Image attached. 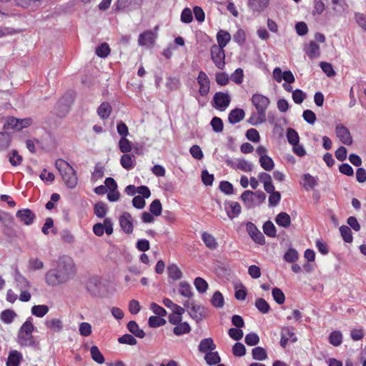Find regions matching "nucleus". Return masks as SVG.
Instances as JSON below:
<instances>
[{"label":"nucleus","instance_id":"54","mask_svg":"<svg viewBox=\"0 0 366 366\" xmlns=\"http://www.w3.org/2000/svg\"><path fill=\"white\" fill-rule=\"evenodd\" d=\"M272 297L274 300V301L279 304L282 305L285 302V296L283 293V292L277 287L273 288L272 291Z\"/></svg>","mask_w":366,"mask_h":366},{"label":"nucleus","instance_id":"49","mask_svg":"<svg viewBox=\"0 0 366 366\" xmlns=\"http://www.w3.org/2000/svg\"><path fill=\"white\" fill-rule=\"evenodd\" d=\"M109 53L110 48L107 43H102L96 49V54L101 58H106Z\"/></svg>","mask_w":366,"mask_h":366},{"label":"nucleus","instance_id":"52","mask_svg":"<svg viewBox=\"0 0 366 366\" xmlns=\"http://www.w3.org/2000/svg\"><path fill=\"white\" fill-rule=\"evenodd\" d=\"M287 138L288 142L292 145L298 144L300 141L298 133L294 129L292 128L287 129Z\"/></svg>","mask_w":366,"mask_h":366},{"label":"nucleus","instance_id":"30","mask_svg":"<svg viewBox=\"0 0 366 366\" xmlns=\"http://www.w3.org/2000/svg\"><path fill=\"white\" fill-rule=\"evenodd\" d=\"M191 331V327L187 322H180L174 327L173 332L177 336L188 334Z\"/></svg>","mask_w":366,"mask_h":366},{"label":"nucleus","instance_id":"24","mask_svg":"<svg viewBox=\"0 0 366 366\" xmlns=\"http://www.w3.org/2000/svg\"><path fill=\"white\" fill-rule=\"evenodd\" d=\"M122 229H133V218L129 212H124L119 217Z\"/></svg>","mask_w":366,"mask_h":366},{"label":"nucleus","instance_id":"34","mask_svg":"<svg viewBox=\"0 0 366 366\" xmlns=\"http://www.w3.org/2000/svg\"><path fill=\"white\" fill-rule=\"evenodd\" d=\"M204 360L209 365H217L221 362V358L217 352H209L205 354Z\"/></svg>","mask_w":366,"mask_h":366},{"label":"nucleus","instance_id":"62","mask_svg":"<svg viewBox=\"0 0 366 366\" xmlns=\"http://www.w3.org/2000/svg\"><path fill=\"white\" fill-rule=\"evenodd\" d=\"M237 168L245 172H248L252 170L253 164L249 161L241 159L237 162Z\"/></svg>","mask_w":366,"mask_h":366},{"label":"nucleus","instance_id":"61","mask_svg":"<svg viewBox=\"0 0 366 366\" xmlns=\"http://www.w3.org/2000/svg\"><path fill=\"white\" fill-rule=\"evenodd\" d=\"M79 334L83 337H88L92 333V325L88 322H81L79 327Z\"/></svg>","mask_w":366,"mask_h":366},{"label":"nucleus","instance_id":"20","mask_svg":"<svg viewBox=\"0 0 366 366\" xmlns=\"http://www.w3.org/2000/svg\"><path fill=\"white\" fill-rule=\"evenodd\" d=\"M305 51L312 59L318 58L320 55V46L315 41H310L305 48Z\"/></svg>","mask_w":366,"mask_h":366},{"label":"nucleus","instance_id":"3","mask_svg":"<svg viewBox=\"0 0 366 366\" xmlns=\"http://www.w3.org/2000/svg\"><path fill=\"white\" fill-rule=\"evenodd\" d=\"M34 330L33 318L29 317L23 323L18 331L16 337L18 344L21 347H37L39 341H37L32 335Z\"/></svg>","mask_w":366,"mask_h":366},{"label":"nucleus","instance_id":"14","mask_svg":"<svg viewBox=\"0 0 366 366\" xmlns=\"http://www.w3.org/2000/svg\"><path fill=\"white\" fill-rule=\"evenodd\" d=\"M86 290L93 296H97L100 294L101 282L96 278H90L86 283Z\"/></svg>","mask_w":366,"mask_h":366},{"label":"nucleus","instance_id":"28","mask_svg":"<svg viewBox=\"0 0 366 366\" xmlns=\"http://www.w3.org/2000/svg\"><path fill=\"white\" fill-rule=\"evenodd\" d=\"M303 181V187L307 189H312L317 184L318 179L310 174H305L302 177Z\"/></svg>","mask_w":366,"mask_h":366},{"label":"nucleus","instance_id":"44","mask_svg":"<svg viewBox=\"0 0 366 366\" xmlns=\"http://www.w3.org/2000/svg\"><path fill=\"white\" fill-rule=\"evenodd\" d=\"M47 327L54 330L55 332H60L63 329V324L59 319H51L45 322Z\"/></svg>","mask_w":366,"mask_h":366},{"label":"nucleus","instance_id":"59","mask_svg":"<svg viewBox=\"0 0 366 366\" xmlns=\"http://www.w3.org/2000/svg\"><path fill=\"white\" fill-rule=\"evenodd\" d=\"M244 342L249 346H254L259 343V337L256 333L251 332L246 335Z\"/></svg>","mask_w":366,"mask_h":366},{"label":"nucleus","instance_id":"2","mask_svg":"<svg viewBox=\"0 0 366 366\" xmlns=\"http://www.w3.org/2000/svg\"><path fill=\"white\" fill-rule=\"evenodd\" d=\"M251 102L257 110V114H252L248 122L254 126L265 122L266 112L270 104L269 99L261 94H254L251 98Z\"/></svg>","mask_w":366,"mask_h":366},{"label":"nucleus","instance_id":"25","mask_svg":"<svg viewBox=\"0 0 366 366\" xmlns=\"http://www.w3.org/2000/svg\"><path fill=\"white\" fill-rule=\"evenodd\" d=\"M202 239L205 245L211 249H214L218 246L217 242L214 237L207 232H204L202 234Z\"/></svg>","mask_w":366,"mask_h":366},{"label":"nucleus","instance_id":"53","mask_svg":"<svg viewBox=\"0 0 366 366\" xmlns=\"http://www.w3.org/2000/svg\"><path fill=\"white\" fill-rule=\"evenodd\" d=\"M162 211V204L159 199L154 200L149 205V212L154 216H159Z\"/></svg>","mask_w":366,"mask_h":366},{"label":"nucleus","instance_id":"48","mask_svg":"<svg viewBox=\"0 0 366 366\" xmlns=\"http://www.w3.org/2000/svg\"><path fill=\"white\" fill-rule=\"evenodd\" d=\"M9 161L12 166L16 167L21 164L23 158L16 150H13L9 154Z\"/></svg>","mask_w":366,"mask_h":366},{"label":"nucleus","instance_id":"11","mask_svg":"<svg viewBox=\"0 0 366 366\" xmlns=\"http://www.w3.org/2000/svg\"><path fill=\"white\" fill-rule=\"evenodd\" d=\"M157 38V34L156 31H146L139 36L138 43L140 46L152 47Z\"/></svg>","mask_w":366,"mask_h":366},{"label":"nucleus","instance_id":"33","mask_svg":"<svg viewBox=\"0 0 366 366\" xmlns=\"http://www.w3.org/2000/svg\"><path fill=\"white\" fill-rule=\"evenodd\" d=\"M252 358L255 360L262 361L267 359V353L264 348L256 347L252 350Z\"/></svg>","mask_w":366,"mask_h":366},{"label":"nucleus","instance_id":"29","mask_svg":"<svg viewBox=\"0 0 366 366\" xmlns=\"http://www.w3.org/2000/svg\"><path fill=\"white\" fill-rule=\"evenodd\" d=\"M17 316L16 313L10 309L3 310L0 314L1 320L5 324H11L13 322L15 317Z\"/></svg>","mask_w":366,"mask_h":366},{"label":"nucleus","instance_id":"22","mask_svg":"<svg viewBox=\"0 0 366 366\" xmlns=\"http://www.w3.org/2000/svg\"><path fill=\"white\" fill-rule=\"evenodd\" d=\"M112 106L108 102H103L97 109V114L102 119H107L112 113Z\"/></svg>","mask_w":366,"mask_h":366},{"label":"nucleus","instance_id":"57","mask_svg":"<svg viewBox=\"0 0 366 366\" xmlns=\"http://www.w3.org/2000/svg\"><path fill=\"white\" fill-rule=\"evenodd\" d=\"M118 342L120 344H126L129 345H135L137 343V341L135 339V337L129 334H125L122 337H119Z\"/></svg>","mask_w":366,"mask_h":366},{"label":"nucleus","instance_id":"36","mask_svg":"<svg viewBox=\"0 0 366 366\" xmlns=\"http://www.w3.org/2000/svg\"><path fill=\"white\" fill-rule=\"evenodd\" d=\"M211 304L214 307H217V308H222L224 306V300L222 294L219 291H216L214 293V295L211 299Z\"/></svg>","mask_w":366,"mask_h":366},{"label":"nucleus","instance_id":"60","mask_svg":"<svg viewBox=\"0 0 366 366\" xmlns=\"http://www.w3.org/2000/svg\"><path fill=\"white\" fill-rule=\"evenodd\" d=\"M166 86L171 91L176 90L179 87L180 81L176 77L169 76L167 79Z\"/></svg>","mask_w":366,"mask_h":366},{"label":"nucleus","instance_id":"6","mask_svg":"<svg viewBox=\"0 0 366 366\" xmlns=\"http://www.w3.org/2000/svg\"><path fill=\"white\" fill-rule=\"evenodd\" d=\"M231 99L227 93L217 92L214 95V107L219 111H224L229 105Z\"/></svg>","mask_w":366,"mask_h":366},{"label":"nucleus","instance_id":"26","mask_svg":"<svg viewBox=\"0 0 366 366\" xmlns=\"http://www.w3.org/2000/svg\"><path fill=\"white\" fill-rule=\"evenodd\" d=\"M120 163L124 169L130 170L135 166V159L130 154L124 153L121 157Z\"/></svg>","mask_w":366,"mask_h":366},{"label":"nucleus","instance_id":"55","mask_svg":"<svg viewBox=\"0 0 366 366\" xmlns=\"http://www.w3.org/2000/svg\"><path fill=\"white\" fill-rule=\"evenodd\" d=\"M233 40L239 45H243L246 41V32L242 29H239L233 35Z\"/></svg>","mask_w":366,"mask_h":366},{"label":"nucleus","instance_id":"13","mask_svg":"<svg viewBox=\"0 0 366 366\" xmlns=\"http://www.w3.org/2000/svg\"><path fill=\"white\" fill-rule=\"evenodd\" d=\"M16 218L24 224L29 226L35 219V214L29 209H19L16 214Z\"/></svg>","mask_w":366,"mask_h":366},{"label":"nucleus","instance_id":"8","mask_svg":"<svg viewBox=\"0 0 366 366\" xmlns=\"http://www.w3.org/2000/svg\"><path fill=\"white\" fill-rule=\"evenodd\" d=\"M295 328L290 327H282L281 330V339L280 345L282 348H285L290 340L292 342L297 341V337L294 332Z\"/></svg>","mask_w":366,"mask_h":366},{"label":"nucleus","instance_id":"32","mask_svg":"<svg viewBox=\"0 0 366 366\" xmlns=\"http://www.w3.org/2000/svg\"><path fill=\"white\" fill-rule=\"evenodd\" d=\"M15 280L16 282L17 287L20 290H28L30 287L29 282L19 272H16Z\"/></svg>","mask_w":366,"mask_h":366},{"label":"nucleus","instance_id":"9","mask_svg":"<svg viewBox=\"0 0 366 366\" xmlns=\"http://www.w3.org/2000/svg\"><path fill=\"white\" fill-rule=\"evenodd\" d=\"M32 121L30 118L26 119H16L9 118L7 122L4 124V128L14 129L16 130H21L23 128H26L31 124Z\"/></svg>","mask_w":366,"mask_h":366},{"label":"nucleus","instance_id":"4","mask_svg":"<svg viewBox=\"0 0 366 366\" xmlns=\"http://www.w3.org/2000/svg\"><path fill=\"white\" fill-rule=\"evenodd\" d=\"M55 167L59 171L63 182L69 189H74L78 183L76 170L66 161L59 159L55 162Z\"/></svg>","mask_w":366,"mask_h":366},{"label":"nucleus","instance_id":"63","mask_svg":"<svg viewBox=\"0 0 366 366\" xmlns=\"http://www.w3.org/2000/svg\"><path fill=\"white\" fill-rule=\"evenodd\" d=\"M302 117L304 120L310 124H313L317 119L316 114L310 109H307L303 112Z\"/></svg>","mask_w":366,"mask_h":366},{"label":"nucleus","instance_id":"18","mask_svg":"<svg viewBox=\"0 0 366 366\" xmlns=\"http://www.w3.org/2000/svg\"><path fill=\"white\" fill-rule=\"evenodd\" d=\"M217 44H216V46H219L220 48H224L227 44L231 40V35L230 34L224 30H219L217 34Z\"/></svg>","mask_w":366,"mask_h":366},{"label":"nucleus","instance_id":"43","mask_svg":"<svg viewBox=\"0 0 366 366\" xmlns=\"http://www.w3.org/2000/svg\"><path fill=\"white\" fill-rule=\"evenodd\" d=\"M194 285L197 290L201 294L204 293L208 289V284L206 280L199 277L195 278Z\"/></svg>","mask_w":366,"mask_h":366},{"label":"nucleus","instance_id":"10","mask_svg":"<svg viewBox=\"0 0 366 366\" xmlns=\"http://www.w3.org/2000/svg\"><path fill=\"white\" fill-rule=\"evenodd\" d=\"M335 134L340 141L346 145L352 144V138L348 129L342 124H337L335 128Z\"/></svg>","mask_w":366,"mask_h":366},{"label":"nucleus","instance_id":"45","mask_svg":"<svg viewBox=\"0 0 366 366\" xmlns=\"http://www.w3.org/2000/svg\"><path fill=\"white\" fill-rule=\"evenodd\" d=\"M11 137L7 132H0V149H6L11 144Z\"/></svg>","mask_w":366,"mask_h":366},{"label":"nucleus","instance_id":"31","mask_svg":"<svg viewBox=\"0 0 366 366\" xmlns=\"http://www.w3.org/2000/svg\"><path fill=\"white\" fill-rule=\"evenodd\" d=\"M275 222L279 227H287L290 224L291 219L286 212H280L276 217Z\"/></svg>","mask_w":366,"mask_h":366},{"label":"nucleus","instance_id":"37","mask_svg":"<svg viewBox=\"0 0 366 366\" xmlns=\"http://www.w3.org/2000/svg\"><path fill=\"white\" fill-rule=\"evenodd\" d=\"M90 353L92 360L96 362L99 364H102L104 362V357L103 356L97 346H92L90 349Z\"/></svg>","mask_w":366,"mask_h":366},{"label":"nucleus","instance_id":"12","mask_svg":"<svg viewBox=\"0 0 366 366\" xmlns=\"http://www.w3.org/2000/svg\"><path fill=\"white\" fill-rule=\"evenodd\" d=\"M197 83L199 85V93L201 96H207L210 89V81L204 71H199L197 76Z\"/></svg>","mask_w":366,"mask_h":366},{"label":"nucleus","instance_id":"38","mask_svg":"<svg viewBox=\"0 0 366 366\" xmlns=\"http://www.w3.org/2000/svg\"><path fill=\"white\" fill-rule=\"evenodd\" d=\"M179 292L181 294V295L185 297L189 298L193 295L191 285L185 281L181 282L179 283Z\"/></svg>","mask_w":366,"mask_h":366},{"label":"nucleus","instance_id":"1","mask_svg":"<svg viewBox=\"0 0 366 366\" xmlns=\"http://www.w3.org/2000/svg\"><path fill=\"white\" fill-rule=\"evenodd\" d=\"M75 273L73 259L64 255L59 258L56 268L50 269L46 272L45 282L49 286H58L69 282Z\"/></svg>","mask_w":366,"mask_h":366},{"label":"nucleus","instance_id":"47","mask_svg":"<svg viewBox=\"0 0 366 366\" xmlns=\"http://www.w3.org/2000/svg\"><path fill=\"white\" fill-rule=\"evenodd\" d=\"M166 324V320L159 316H151L148 320V325L152 328L163 326Z\"/></svg>","mask_w":366,"mask_h":366},{"label":"nucleus","instance_id":"64","mask_svg":"<svg viewBox=\"0 0 366 366\" xmlns=\"http://www.w3.org/2000/svg\"><path fill=\"white\" fill-rule=\"evenodd\" d=\"M306 95L301 89H295L292 92V99L296 104H301L305 99Z\"/></svg>","mask_w":366,"mask_h":366},{"label":"nucleus","instance_id":"41","mask_svg":"<svg viewBox=\"0 0 366 366\" xmlns=\"http://www.w3.org/2000/svg\"><path fill=\"white\" fill-rule=\"evenodd\" d=\"M250 237L259 244H264V236L260 230H247Z\"/></svg>","mask_w":366,"mask_h":366},{"label":"nucleus","instance_id":"23","mask_svg":"<svg viewBox=\"0 0 366 366\" xmlns=\"http://www.w3.org/2000/svg\"><path fill=\"white\" fill-rule=\"evenodd\" d=\"M127 329L138 338H143L145 336V332L139 328L138 324L134 320H131L127 323Z\"/></svg>","mask_w":366,"mask_h":366},{"label":"nucleus","instance_id":"15","mask_svg":"<svg viewBox=\"0 0 366 366\" xmlns=\"http://www.w3.org/2000/svg\"><path fill=\"white\" fill-rule=\"evenodd\" d=\"M189 315L197 322L202 320L206 317L204 308L200 305H195L194 304L192 305Z\"/></svg>","mask_w":366,"mask_h":366},{"label":"nucleus","instance_id":"56","mask_svg":"<svg viewBox=\"0 0 366 366\" xmlns=\"http://www.w3.org/2000/svg\"><path fill=\"white\" fill-rule=\"evenodd\" d=\"M355 19L358 26L366 31V12H356L355 14Z\"/></svg>","mask_w":366,"mask_h":366},{"label":"nucleus","instance_id":"58","mask_svg":"<svg viewBox=\"0 0 366 366\" xmlns=\"http://www.w3.org/2000/svg\"><path fill=\"white\" fill-rule=\"evenodd\" d=\"M232 353L234 356L242 357L246 354V348L242 343L237 342L232 347Z\"/></svg>","mask_w":366,"mask_h":366},{"label":"nucleus","instance_id":"39","mask_svg":"<svg viewBox=\"0 0 366 366\" xmlns=\"http://www.w3.org/2000/svg\"><path fill=\"white\" fill-rule=\"evenodd\" d=\"M254 192L247 190L242 194L241 199L247 204V207H251L254 206Z\"/></svg>","mask_w":366,"mask_h":366},{"label":"nucleus","instance_id":"19","mask_svg":"<svg viewBox=\"0 0 366 366\" xmlns=\"http://www.w3.org/2000/svg\"><path fill=\"white\" fill-rule=\"evenodd\" d=\"M269 0H248L247 5L253 11H262L269 5Z\"/></svg>","mask_w":366,"mask_h":366},{"label":"nucleus","instance_id":"35","mask_svg":"<svg viewBox=\"0 0 366 366\" xmlns=\"http://www.w3.org/2000/svg\"><path fill=\"white\" fill-rule=\"evenodd\" d=\"M49 312V307L45 305H34L31 307V314L38 317H42Z\"/></svg>","mask_w":366,"mask_h":366},{"label":"nucleus","instance_id":"46","mask_svg":"<svg viewBox=\"0 0 366 366\" xmlns=\"http://www.w3.org/2000/svg\"><path fill=\"white\" fill-rule=\"evenodd\" d=\"M255 307L262 314L267 313L270 310L269 304L263 298H257L256 300Z\"/></svg>","mask_w":366,"mask_h":366},{"label":"nucleus","instance_id":"27","mask_svg":"<svg viewBox=\"0 0 366 366\" xmlns=\"http://www.w3.org/2000/svg\"><path fill=\"white\" fill-rule=\"evenodd\" d=\"M168 277L173 280H178L182 277L181 269L175 264H171L167 267Z\"/></svg>","mask_w":366,"mask_h":366},{"label":"nucleus","instance_id":"21","mask_svg":"<svg viewBox=\"0 0 366 366\" xmlns=\"http://www.w3.org/2000/svg\"><path fill=\"white\" fill-rule=\"evenodd\" d=\"M245 116L244 111L242 109H234L232 110L228 116L229 123L234 124L239 122Z\"/></svg>","mask_w":366,"mask_h":366},{"label":"nucleus","instance_id":"17","mask_svg":"<svg viewBox=\"0 0 366 366\" xmlns=\"http://www.w3.org/2000/svg\"><path fill=\"white\" fill-rule=\"evenodd\" d=\"M23 359L22 355L17 350H11L9 352L6 366H19Z\"/></svg>","mask_w":366,"mask_h":366},{"label":"nucleus","instance_id":"5","mask_svg":"<svg viewBox=\"0 0 366 366\" xmlns=\"http://www.w3.org/2000/svg\"><path fill=\"white\" fill-rule=\"evenodd\" d=\"M210 54L215 66L219 69H223L225 66V52L224 49L216 46V44H214L211 46Z\"/></svg>","mask_w":366,"mask_h":366},{"label":"nucleus","instance_id":"16","mask_svg":"<svg viewBox=\"0 0 366 366\" xmlns=\"http://www.w3.org/2000/svg\"><path fill=\"white\" fill-rule=\"evenodd\" d=\"M215 348L216 345L214 343V341L211 337L202 340L198 347L199 351L205 354L214 350Z\"/></svg>","mask_w":366,"mask_h":366},{"label":"nucleus","instance_id":"7","mask_svg":"<svg viewBox=\"0 0 366 366\" xmlns=\"http://www.w3.org/2000/svg\"><path fill=\"white\" fill-rule=\"evenodd\" d=\"M143 0H117L116 3L117 11H126L127 12L139 9Z\"/></svg>","mask_w":366,"mask_h":366},{"label":"nucleus","instance_id":"51","mask_svg":"<svg viewBox=\"0 0 366 366\" xmlns=\"http://www.w3.org/2000/svg\"><path fill=\"white\" fill-rule=\"evenodd\" d=\"M299 257L298 252L293 248H290L284 255V259L290 263H293L297 260Z\"/></svg>","mask_w":366,"mask_h":366},{"label":"nucleus","instance_id":"42","mask_svg":"<svg viewBox=\"0 0 366 366\" xmlns=\"http://www.w3.org/2000/svg\"><path fill=\"white\" fill-rule=\"evenodd\" d=\"M259 164L262 168L266 171H271L274 167V163L269 156L259 158Z\"/></svg>","mask_w":366,"mask_h":366},{"label":"nucleus","instance_id":"50","mask_svg":"<svg viewBox=\"0 0 366 366\" xmlns=\"http://www.w3.org/2000/svg\"><path fill=\"white\" fill-rule=\"evenodd\" d=\"M119 148L122 153L129 152L132 149V142L127 137H121L119 142Z\"/></svg>","mask_w":366,"mask_h":366},{"label":"nucleus","instance_id":"40","mask_svg":"<svg viewBox=\"0 0 366 366\" xmlns=\"http://www.w3.org/2000/svg\"><path fill=\"white\" fill-rule=\"evenodd\" d=\"M342 342V335L340 331H333L329 335V342L334 346H339Z\"/></svg>","mask_w":366,"mask_h":366}]
</instances>
